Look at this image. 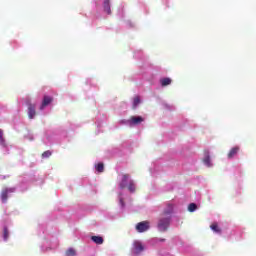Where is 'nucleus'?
I'll return each instance as SVG.
<instances>
[{
  "label": "nucleus",
  "instance_id": "f257e3e1",
  "mask_svg": "<svg viewBox=\"0 0 256 256\" xmlns=\"http://www.w3.org/2000/svg\"><path fill=\"white\" fill-rule=\"evenodd\" d=\"M171 212H164L158 219L157 229L160 233L168 231L169 225H171Z\"/></svg>",
  "mask_w": 256,
  "mask_h": 256
},
{
  "label": "nucleus",
  "instance_id": "f03ea898",
  "mask_svg": "<svg viewBox=\"0 0 256 256\" xmlns=\"http://www.w3.org/2000/svg\"><path fill=\"white\" fill-rule=\"evenodd\" d=\"M145 251V246L141 241H134L132 245V253L133 255H141Z\"/></svg>",
  "mask_w": 256,
  "mask_h": 256
},
{
  "label": "nucleus",
  "instance_id": "7ed1b4c3",
  "mask_svg": "<svg viewBox=\"0 0 256 256\" xmlns=\"http://www.w3.org/2000/svg\"><path fill=\"white\" fill-rule=\"evenodd\" d=\"M145 119L141 116H132L129 120H122V123H125L126 125H141Z\"/></svg>",
  "mask_w": 256,
  "mask_h": 256
},
{
  "label": "nucleus",
  "instance_id": "20e7f679",
  "mask_svg": "<svg viewBox=\"0 0 256 256\" xmlns=\"http://www.w3.org/2000/svg\"><path fill=\"white\" fill-rule=\"evenodd\" d=\"M136 231L138 233H145V231H149V221H142L136 225Z\"/></svg>",
  "mask_w": 256,
  "mask_h": 256
},
{
  "label": "nucleus",
  "instance_id": "39448f33",
  "mask_svg": "<svg viewBox=\"0 0 256 256\" xmlns=\"http://www.w3.org/2000/svg\"><path fill=\"white\" fill-rule=\"evenodd\" d=\"M53 103V97L45 95L40 106V110L43 111L47 105H51Z\"/></svg>",
  "mask_w": 256,
  "mask_h": 256
},
{
  "label": "nucleus",
  "instance_id": "423d86ee",
  "mask_svg": "<svg viewBox=\"0 0 256 256\" xmlns=\"http://www.w3.org/2000/svg\"><path fill=\"white\" fill-rule=\"evenodd\" d=\"M37 112L35 111V104H28V117L29 119H34Z\"/></svg>",
  "mask_w": 256,
  "mask_h": 256
},
{
  "label": "nucleus",
  "instance_id": "0eeeda50",
  "mask_svg": "<svg viewBox=\"0 0 256 256\" xmlns=\"http://www.w3.org/2000/svg\"><path fill=\"white\" fill-rule=\"evenodd\" d=\"M240 149H241V148H240L239 146L233 147V148L228 152V159H233V157H235V155H237V153H239Z\"/></svg>",
  "mask_w": 256,
  "mask_h": 256
},
{
  "label": "nucleus",
  "instance_id": "6e6552de",
  "mask_svg": "<svg viewBox=\"0 0 256 256\" xmlns=\"http://www.w3.org/2000/svg\"><path fill=\"white\" fill-rule=\"evenodd\" d=\"M129 174H124L122 180L119 184L120 189H125L127 187V181L129 180Z\"/></svg>",
  "mask_w": 256,
  "mask_h": 256
},
{
  "label": "nucleus",
  "instance_id": "1a4fd4ad",
  "mask_svg": "<svg viewBox=\"0 0 256 256\" xmlns=\"http://www.w3.org/2000/svg\"><path fill=\"white\" fill-rule=\"evenodd\" d=\"M210 229H212V231L214 233H217L218 235H221V233H222L221 227H219V224H217V222H213L210 225Z\"/></svg>",
  "mask_w": 256,
  "mask_h": 256
},
{
  "label": "nucleus",
  "instance_id": "9d476101",
  "mask_svg": "<svg viewBox=\"0 0 256 256\" xmlns=\"http://www.w3.org/2000/svg\"><path fill=\"white\" fill-rule=\"evenodd\" d=\"M91 241L95 243L96 245H103L105 240L101 236H91Z\"/></svg>",
  "mask_w": 256,
  "mask_h": 256
},
{
  "label": "nucleus",
  "instance_id": "9b49d317",
  "mask_svg": "<svg viewBox=\"0 0 256 256\" xmlns=\"http://www.w3.org/2000/svg\"><path fill=\"white\" fill-rule=\"evenodd\" d=\"M103 7L105 13H107V15H111V3L109 0H104Z\"/></svg>",
  "mask_w": 256,
  "mask_h": 256
},
{
  "label": "nucleus",
  "instance_id": "f8f14e48",
  "mask_svg": "<svg viewBox=\"0 0 256 256\" xmlns=\"http://www.w3.org/2000/svg\"><path fill=\"white\" fill-rule=\"evenodd\" d=\"M9 197V189H3L2 192H1V200H2V203H7V199Z\"/></svg>",
  "mask_w": 256,
  "mask_h": 256
},
{
  "label": "nucleus",
  "instance_id": "ddd939ff",
  "mask_svg": "<svg viewBox=\"0 0 256 256\" xmlns=\"http://www.w3.org/2000/svg\"><path fill=\"white\" fill-rule=\"evenodd\" d=\"M203 163L204 165H206L207 167H211V156H209V152L205 153V157L203 159Z\"/></svg>",
  "mask_w": 256,
  "mask_h": 256
},
{
  "label": "nucleus",
  "instance_id": "4468645a",
  "mask_svg": "<svg viewBox=\"0 0 256 256\" xmlns=\"http://www.w3.org/2000/svg\"><path fill=\"white\" fill-rule=\"evenodd\" d=\"M160 83H161V87H167V85H171L172 80L171 78H162L160 80Z\"/></svg>",
  "mask_w": 256,
  "mask_h": 256
},
{
  "label": "nucleus",
  "instance_id": "2eb2a0df",
  "mask_svg": "<svg viewBox=\"0 0 256 256\" xmlns=\"http://www.w3.org/2000/svg\"><path fill=\"white\" fill-rule=\"evenodd\" d=\"M127 187H128V191H130V193H135L136 186H135V182L133 180L129 181V184Z\"/></svg>",
  "mask_w": 256,
  "mask_h": 256
},
{
  "label": "nucleus",
  "instance_id": "dca6fc26",
  "mask_svg": "<svg viewBox=\"0 0 256 256\" xmlns=\"http://www.w3.org/2000/svg\"><path fill=\"white\" fill-rule=\"evenodd\" d=\"M139 103H141V98H139V96L134 97L132 108L137 109V106L139 105Z\"/></svg>",
  "mask_w": 256,
  "mask_h": 256
},
{
  "label": "nucleus",
  "instance_id": "f3484780",
  "mask_svg": "<svg viewBox=\"0 0 256 256\" xmlns=\"http://www.w3.org/2000/svg\"><path fill=\"white\" fill-rule=\"evenodd\" d=\"M3 239L4 241H8L9 239V229L7 228V226H5L3 229Z\"/></svg>",
  "mask_w": 256,
  "mask_h": 256
},
{
  "label": "nucleus",
  "instance_id": "a211bd4d",
  "mask_svg": "<svg viewBox=\"0 0 256 256\" xmlns=\"http://www.w3.org/2000/svg\"><path fill=\"white\" fill-rule=\"evenodd\" d=\"M96 171H98V173H103V171H105V166L103 165V163H98L96 165Z\"/></svg>",
  "mask_w": 256,
  "mask_h": 256
},
{
  "label": "nucleus",
  "instance_id": "6ab92c4d",
  "mask_svg": "<svg viewBox=\"0 0 256 256\" xmlns=\"http://www.w3.org/2000/svg\"><path fill=\"white\" fill-rule=\"evenodd\" d=\"M197 210V204L195 203H190L189 206H188V211L190 213H193V211H196Z\"/></svg>",
  "mask_w": 256,
  "mask_h": 256
},
{
  "label": "nucleus",
  "instance_id": "aec40b11",
  "mask_svg": "<svg viewBox=\"0 0 256 256\" xmlns=\"http://www.w3.org/2000/svg\"><path fill=\"white\" fill-rule=\"evenodd\" d=\"M76 252L73 248H70L66 251V256H75Z\"/></svg>",
  "mask_w": 256,
  "mask_h": 256
},
{
  "label": "nucleus",
  "instance_id": "412c9836",
  "mask_svg": "<svg viewBox=\"0 0 256 256\" xmlns=\"http://www.w3.org/2000/svg\"><path fill=\"white\" fill-rule=\"evenodd\" d=\"M42 157L43 159H47L49 157H51V151H45L43 154H42Z\"/></svg>",
  "mask_w": 256,
  "mask_h": 256
},
{
  "label": "nucleus",
  "instance_id": "4be33fe9",
  "mask_svg": "<svg viewBox=\"0 0 256 256\" xmlns=\"http://www.w3.org/2000/svg\"><path fill=\"white\" fill-rule=\"evenodd\" d=\"M0 145H5V139L3 138V130H0Z\"/></svg>",
  "mask_w": 256,
  "mask_h": 256
},
{
  "label": "nucleus",
  "instance_id": "5701e85b",
  "mask_svg": "<svg viewBox=\"0 0 256 256\" xmlns=\"http://www.w3.org/2000/svg\"><path fill=\"white\" fill-rule=\"evenodd\" d=\"M120 205H121L122 207H125V202L123 201L122 198H120Z\"/></svg>",
  "mask_w": 256,
  "mask_h": 256
}]
</instances>
